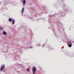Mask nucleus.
Returning <instances> with one entry per match:
<instances>
[{
    "label": "nucleus",
    "mask_w": 74,
    "mask_h": 74,
    "mask_svg": "<svg viewBox=\"0 0 74 74\" xmlns=\"http://www.w3.org/2000/svg\"><path fill=\"white\" fill-rule=\"evenodd\" d=\"M4 67H5V66L4 65H2L1 66L0 69V70L1 71H3V70H4Z\"/></svg>",
    "instance_id": "nucleus-2"
},
{
    "label": "nucleus",
    "mask_w": 74,
    "mask_h": 74,
    "mask_svg": "<svg viewBox=\"0 0 74 74\" xmlns=\"http://www.w3.org/2000/svg\"><path fill=\"white\" fill-rule=\"evenodd\" d=\"M32 70L33 71V74H34L36 73V67H33L32 68Z\"/></svg>",
    "instance_id": "nucleus-1"
},
{
    "label": "nucleus",
    "mask_w": 74,
    "mask_h": 74,
    "mask_svg": "<svg viewBox=\"0 0 74 74\" xmlns=\"http://www.w3.org/2000/svg\"><path fill=\"white\" fill-rule=\"evenodd\" d=\"M33 48V47L31 46L29 47V48Z\"/></svg>",
    "instance_id": "nucleus-11"
},
{
    "label": "nucleus",
    "mask_w": 74,
    "mask_h": 74,
    "mask_svg": "<svg viewBox=\"0 0 74 74\" xmlns=\"http://www.w3.org/2000/svg\"><path fill=\"white\" fill-rule=\"evenodd\" d=\"M1 27H0V30H1Z\"/></svg>",
    "instance_id": "nucleus-12"
},
{
    "label": "nucleus",
    "mask_w": 74,
    "mask_h": 74,
    "mask_svg": "<svg viewBox=\"0 0 74 74\" xmlns=\"http://www.w3.org/2000/svg\"><path fill=\"white\" fill-rule=\"evenodd\" d=\"M21 1H22V0H21Z\"/></svg>",
    "instance_id": "nucleus-15"
},
{
    "label": "nucleus",
    "mask_w": 74,
    "mask_h": 74,
    "mask_svg": "<svg viewBox=\"0 0 74 74\" xmlns=\"http://www.w3.org/2000/svg\"><path fill=\"white\" fill-rule=\"evenodd\" d=\"M72 46V44H69L68 45V47H71V46Z\"/></svg>",
    "instance_id": "nucleus-8"
},
{
    "label": "nucleus",
    "mask_w": 74,
    "mask_h": 74,
    "mask_svg": "<svg viewBox=\"0 0 74 74\" xmlns=\"http://www.w3.org/2000/svg\"><path fill=\"white\" fill-rule=\"evenodd\" d=\"M13 20H12V18H10L8 19V21H9V22H11Z\"/></svg>",
    "instance_id": "nucleus-4"
},
{
    "label": "nucleus",
    "mask_w": 74,
    "mask_h": 74,
    "mask_svg": "<svg viewBox=\"0 0 74 74\" xmlns=\"http://www.w3.org/2000/svg\"><path fill=\"white\" fill-rule=\"evenodd\" d=\"M23 5H25L26 3V1H25V0H23Z\"/></svg>",
    "instance_id": "nucleus-5"
},
{
    "label": "nucleus",
    "mask_w": 74,
    "mask_h": 74,
    "mask_svg": "<svg viewBox=\"0 0 74 74\" xmlns=\"http://www.w3.org/2000/svg\"><path fill=\"white\" fill-rule=\"evenodd\" d=\"M3 34L4 35H5V36L7 35V33H6L5 31L3 32Z\"/></svg>",
    "instance_id": "nucleus-6"
},
{
    "label": "nucleus",
    "mask_w": 74,
    "mask_h": 74,
    "mask_svg": "<svg viewBox=\"0 0 74 74\" xmlns=\"http://www.w3.org/2000/svg\"><path fill=\"white\" fill-rule=\"evenodd\" d=\"M27 71H29V69H27Z\"/></svg>",
    "instance_id": "nucleus-10"
},
{
    "label": "nucleus",
    "mask_w": 74,
    "mask_h": 74,
    "mask_svg": "<svg viewBox=\"0 0 74 74\" xmlns=\"http://www.w3.org/2000/svg\"><path fill=\"white\" fill-rule=\"evenodd\" d=\"M0 3H1V2H0Z\"/></svg>",
    "instance_id": "nucleus-14"
},
{
    "label": "nucleus",
    "mask_w": 74,
    "mask_h": 74,
    "mask_svg": "<svg viewBox=\"0 0 74 74\" xmlns=\"http://www.w3.org/2000/svg\"><path fill=\"white\" fill-rule=\"evenodd\" d=\"M12 21V25H14V23H15V20L13 19Z\"/></svg>",
    "instance_id": "nucleus-7"
},
{
    "label": "nucleus",
    "mask_w": 74,
    "mask_h": 74,
    "mask_svg": "<svg viewBox=\"0 0 74 74\" xmlns=\"http://www.w3.org/2000/svg\"><path fill=\"white\" fill-rule=\"evenodd\" d=\"M4 67H5V66L4 65H2L1 66L0 69V70L1 71H3V70H4Z\"/></svg>",
    "instance_id": "nucleus-3"
},
{
    "label": "nucleus",
    "mask_w": 74,
    "mask_h": 74,
    "mask_svg": "<svg viewBox=\"0 0 74 74\" xmlns=\"http://www.w3.org/2000/svg\"><path fill=\"white\" fill-rule=\"evenodd\" d=\"M24 11V8H23L22 10V14H23V12Z\"/></svg>",
    "instance_id": "nucleus-9"
},
{
    "label": "nucleus",
    "mask_w": 74,
    "mask_h": 74,
    "mask_svg": "<svg viewBox=\"0 0 74 74\" xmlns=\"http://www.w3.org/2000/svg\"><path fill=\"white\" fill-rule=\"evenodd\" d=\"M3 29V27H2V29Z\"/></svg>",
    "instance_id": "nucleus-13"
}]
</instances>
